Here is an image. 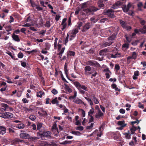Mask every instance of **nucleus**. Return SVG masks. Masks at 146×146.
<instances>
[{
  "instance_id": "f03ea898",
  "label": "nucleus",
  "mask_w": 146,
  "mask_h": 146,
  "mask_svg": "<svg viewBox=\"0 0 146 146\" xmlns=\"http://www.w3.org/2000/svg\"><path fill=\"white\" fill-rule=\"evenodd\" d=\"M78 32V29H74L70 31L68 33L70 35V40H72L75 37L76 34Z\"/></svg>"
},
{
  "instance_id": "6ab92c4d",
  "label": "nucleus",
  "mask_w": 146,
  "mask_h": 146,
  "mask_svg": "<svg viewBox=\"0 0 146 146\" xmlns=\"http://www.w3.org/2000/svg\"><path fill=\"white\" fill-rule=\"evenodd\" d=\"M121 54L118 52H117L115 54H111V57L113 58H116L117 57H120L121 56Z\"/></svg>"
},
{
  "instance_id": "cd10ccee",
  "label": "nucleus",
  "mask_w": 146,
  "mask_h": 146,
  "mask_svg": "<svg viewBox=\"0 0 146 146\" xmlns=\"http://www.w3.org/2000/svg\"><path fill=\"white\" fill-rule=\"evenodd\" d=\"M1 106L2 107L5 108L6 110V111H9V110H8L9 106L7 104L2 103L1 104Z\"/></svg>"
},
{
  "instance_id": "393cba45",
  "label": "nucleus",
  "mask_w": 146,
  "mask_h": 146,
  "mask_svg": "<svg viewBox=\"0 0 146 146\" xmlns=\"http://www.w3.org/2000/svg\"><path fill=\"white\" fill-rule=\"evenodd\" d=\"M84 98L88 101L90 106H92L93 105V102L90 98L86 97H85Z\"/></svg>"
},
{
  "instance_id": "9d476101",
  "label": "nucleus",
  "mask_w": 146,
  "mask_h": 146,
  "mask_svg": "<svg viewBox=\"0 0 146 146\" xmlns=\"http://www.w3.org/2000/svg\"><path fill=\"white\" fill-rule=\"evenodd\" d=\"M73 102L77 104H83L84 105L86 106V104L83 102L81 100L78 98H76L74 99Z\"/></svg>"
},
{
  "instance_id": "2eb2a0df",
  "label": "nucleus",
  "mask_w": 146,
  "mask_h": 146,
  "mask_svg": "<svg viewBox=\"0 0 146 146\" xmlns=\"http://www.w3.org/2000/svg\"><path fill=\"white\" fill-rule=\"evenodd\" d=\"M90 97L92 98V100L96 104H98L99 103L98 99H97L95 97L94 94H92L91 95Z\"/></svg>"
},
{
  "instance_id": "39448f33",
  "label": "nucleus",
  "mask_w": 146,
  "mask_h": 146,
  "mask_svg": "<svg viewBox=\"0 0 146 146\" xmlns=\"http://www.w3.org/2000/svg\"><path fill=\"white\" fill-rule=\"evenodd\" d=\"M86 64L88 65L92 66L100 67V65L97 62L93 60L88 61L87 62Z\"/></svg>"
},
{
  "instance_id": "0e129e2a",
  "label": "nucleus",
  "mask_w": 146,
  "mask_h": 146,
  "mask_svg": "<svg viewBox=\"0 0 146 146\" xmlns=\"http://www.w3.org/2000/svg\"><path fill=\"white\" fill-rule=\"evenodd\" d=\"M140 23L142 25H144L146 23V21L144 20L140 19Z\"/></svg>"
},
{
  "instance_id": "a19ab883",
  "label": "nucleus",
  "mask_w": 146,
  "mask_h": 146,
  "mask_svg": "<svg viewBox=\"0 0 146 146\" xmlns=\"http://www.w3.org/2000/svg\"><path fill=\"white\" fill-rule=\"evenodd\" d=\"M65 86L66 89L70 93L72 92V89L68 86L65 84Z\"/></svg>"
},
{
  "instance_id": "a18cd8bd",
  "label": "nucleus",
  "mask_w": 146,
  "mask_h": 146,
  "mask_svg": "<svg viewBox=\"0 0 146 146\" xmlns=\"http://www.w3.org/2000/svg\"><path fill=\"white\" fill-rule=\"evenodd\" d=\"M45 26L47 27H49L50 26V23L49 21H46V23L44 24Z\"/></svg>"
},
{
  "instance_id": "a878e982",
  "label": "nucleus",
  "mask_w": 146,
  "mask_h": 146,
  "mask_svg": "<svg viewBox=\"0 0 146 146\" xmlns=\"http://www.w3.org/2000/svg\"><path fill=\"white\" fill-rule=\"evenodd\" d=\"M94 112V110L92 107L90 109L88 112V116L92 115V114H93Z\"/></svg>"
},
{
  "instance_id": "1a4fd4ad",
  "label": "nucleus",
  "mask_w": 146,
  "mask_h": 146,
  "mask_svg": "<svg viewBox=\"0 0 146 146\" xmlns=\"http://www.w3.org/2000/svg\"><path fill=\"white\" fill-rule=\"evenodd\" d=\"M114 11L112 9L108 10L106 12V14L110 18H113L114 17L113 13Z\"/></svg>"
},
{
  "instance_id": "72a5a7b5",
  "label": "nucleus",
  "mask_w": 146,
  "mask_h": 146,
  "mask_svg": "<svg viewBox=\"0 0 146 146\" xmlns=\"http://www.w3.org/2000/svg\"><path fill=\"white\" fill-rule=\"evenodd\" d=\"M98 6L100 8H102L103 9V7L104 6V4L102 2L99 1L98 3Z\"/></svg>"
},
{
  "instance_id": "2f4dec72",
  "label": "nucleus",
  "mask_w": 146,
  "mask_h": 146,
  "mask_svg": "<svg viewBox=\"0 0 146 146\" xmlns=\"http://www.w3.org/2000/svg\"><path fill=\"white\" fill-rule=\"evenodd\" d=\"M92 68L90 66H87L85 67V72H88L91 70Z\"/></svg>"
},
{
  "instance_id": "20e7f679",
  "label": "nucleus",
  "mask_w": 146,
  "mask_h": 146,
  "mask_svg": "<svg viewBox=\"0 0 146 146\" xmlns=\"http://www.w3.org/2000/svg\"><path fill=\"white\" fill-rule=\"evenodd\" d=\"M116 35L115 34H113L112 35L108 38V42H107L105 44V45L106 46H109L113 42L112 41L114 38H115Z\"/></svg>"
},
{
  "instance_id": "412c9836",
  "label": "nucleus",
  "mask_w": 146,
  "mask_h": 146,
  "mask_svg": "<svg viewBox=\"0 0 146 146\" xmlns=\"http://www.w3.org/2000/svg\"><path fill=\"white\" fill-rule=\"evenodd\" d=\"M139 74L138 71H135L134 72V75L133 76V78L134 80H136L137 78V76H138Z\"/></svg>"
},
{
  "instance_id": "423d86ee",
  "label": "nucleus",
  "mask_w": 146,
  "mask_h": 146,
  "mask_svg": "<svg viewBox=\"0 0 146 146\" xmlns=\"http://www.w3.org/2000/svg\"><path fill=\"white\" fill-rule=\"evenodd\" d=\"M21 133H20L19 136L22 139H29L30 135L28 133H25L23 131H21Z\"/></svg>"
},
{
  "instance_id": "58836bf2",
  "label": "nucleus",
  "mask_w": 146,
  "mask_h": 146,
  "mask_svg": "<svg viewBox=\"0 0 146 146\" xmlns=\"http://www.w3.org/2000/svg\"><path fill=\"white\" fill-rule=\"evenodd\" d=\"M120 23L122 27L124 28L126 27V24L123 21L121 20H120Z\"/></svg>"
},
{
  "instance_id": "79ce46f5",
  "label": "nucleus",
  "mask_w": 146,
  "mask_h": 146,
  "mask_svg": "<svg viewBox=\"0 0 146 146\" xmlns=\"http://www.w3.org/2000/svg\"><path fill=\"white\" fill-rule=\"evenodd\" d=\"M72 133L77 135H81V133L78 131H72Z\"/></svg>"
},
{
  "instance_id": "e2e57ef3",
  "label": "nucleus",
  "mask_w": 146,
  "mask_h": 146,
  "mask_svg": "<svg viewBox=\"0 0 146 146\" xmlns=\"http://www.w3.org/2000/svg\"><path fill=\"white\" fill-rule=\"evenodd\" d=\"M38 24L41 26L43 25V20L42 19H40Z\"/></svg>"
},
{
  "instance_id": "6e6d98bb",
  "label": "nucleus",
  "mask_w": 146,
  "mask_h": 146,
  "mask_svg": "<svg viewBox=\"0 0 146 146\" xmlns=\"http://www.w3.org/2000/svg\"><path fill=\"white\" fill-rule=\"evenodd\" d=\"M94 123H92L90 126H87L86 127L87 129H91L93 126Z\"/></svg>"
},
{
  "instance_id": "4be33fe9",
  "label": "nucleus",
  "mask_w": 146,
  "mask_h": 146,
  "mask_svg": "<svg viewBox=\"0 0 146 146\" xmlns=\"http://www.w3.org/2000/svg\"><path fill=\"white\" fill-rule=\"evenodd\" d=\"M117 124L122 127H124L126 125V124L125 123V121L124 120L119 121Z\"/></svg>"
},
{
  "instance_id": "603ef678",
  "label": "nucleus",
  "mask_w": 146,
  "mask_h": 146,
  "mask_svg": "<svg viewBox=\"0 0 146 146\" xmlns=\"http://www.w3.org/2000/svg\"><path fill=\"white\" fill-rule=\"evenodd\" d=\"M61 25L62 26V27L61 28L62 30L63 31L66 27L67 24L66 23L61 24Z\"/></svg>"
},
{
  "instance_id": "864d4df0",
  "label": "nucleus",
  "mask_w": 146,
  "mask_h": 146,
  "mask_svg": "<svg viewBox=\"0 0 146 146\" xmlns=\"http://www.w3.org/2000/svg\"><path fill=\"white\" fill-rule=\"evenodd\" d=\"M22 101L24 104L28 103L29 101L27 100L26 98H23Z\"/></svg>"
},
{
  "instance_id": "c9c22d12",
  "label": "nucleus",
  "mask_w": 146,
  "mask_h": 146,
  "mask_svg": "<svg viewBox=\"0 0 146 146\" xmlns=\"http://www.w3.org/2000/svg\"><path fill=\"white\" fill-rule=\"evenodd\" d=\"M105 123H103L101 125L100 127L99 128V130L100 131L102 132L105 127Z\"/></svg>"
},
{
  "instance_id": "49530a36",
  "label": "nucleus",
  "mask_w": 146,
  "mask_h": 146,
  "mask_svg": "<svg viewBox=\"0 0 146 146\" xmlns=\"http://www.w3.org/2000/svg\"><path fill=\"white\" fill-rule=\"evenodd\" d=\"M65 48L63 47L61 49H60V50H58L59 51V53L58 54H62L64 52V51L65 50Z\"/></svg>"
},
{
  "instance_id": "e433bc0d",
  "label": "nucleus",
  "mask_w": 146,
  "mask_h": 146,
  "mask_svg": "<svg viewBox=\"0 0 146 146\" xmlns=\"http://www.w3.org/2000/svg\"><path fill=\"white\" fill-rule=\"evenodd\" d=\"M6 53L9 55L13 59H15V57L13 56V55L12 54L11 52L8 51H7L6 52Z\"/></svg>"
},
{
  "instance_id": "13d9d810",
  "label": "nucleus",
  "mask_w": 146,
  "mask_h": 146,
  "mask_svg": "<svg viewBox=\"0 0 146 146\" xmlns=\"http://www.w3.org/2000/svg\"><path fill=\"white\" fill-rule=\"evenodd\" d=\"M29 119L32 121H34L35 118V117L33 115H31L29 117Z\"/></svg>"
},
{
  "instance_id": "9b49d317",
  "label": "nucleus",
  "mask_w": 146,
  "mask_h": 146,
  "mask_svg": "<svg viewBox=\"0 0 146 146\" xmlns=\"http://www.w3.org/2000/svg\"><path fill=\"white\" fill-rule=\"evenodd\" d=\"M104 71L106 72L105 75L107 78H109L110 77V76L111 74V72L109 70L108 68H106L104 70Z\"/></svg>"
},
{
  "instance_id": "b1692460",
  "label": "nucleus",
  "mask_w": 146,
  "mask_h": 146,
  "mask_svg": "<svg viewBox=\"0 0 146 146\" xmlns=\"http://www.w3.org/2000/svg\"><path fill=\"white\" fill-rule=\"evenodd\" d=\"M139 31L142 33L144 34L146 33V25L144 26L143 28L139 29Z\"/></svg>"
},
{
  "instance_id": "dca6fc26",
  "label": "nucleus",
  "mask_w": 146,
  "mask_h": 146,
  "mask_svg": "<svg viewBox=\"0 0 146 146\" xmlns=\"http://www.w3.org/2000/svg\"><path fill=\"white\" fill-rule=\"evenodd\" d=\"M13 114L10 112L5 113V118H10L13 117Z\"/></svg>"
},
{
  "instance_id": "4468645a",
  "label": "nucleus",
  "mask_w": 146,
  "mask_h": 146,
  "mask_svg": "<svg viewBox=\"0 0 146 146\" xmlns=\"http://www.w3.org/2000/svg\"><path fill=\"white\" fill-rule=\"evenodd\" d=\"M91 26V23H87L83 27L82 31L83 32L86 31V30H88L90 27Z\"/></svg>"
},
{
  "instance_id": "338daca9",
  "label": "nucleus",
  "mask_w": 146,
  "mask_h": 146,
  "mask_svg": "<svg viewBox=\"0 0 146 146\" xmlns=\"http://www.w3.org/2000/svg\"><path fill=\"white\" fill-rule=\"evenodd\" d=\"M90 20L91 21H93L94 23L97 22L98 20H95V18L94 17H91L90 19Z\"/></svg>"
},
{
  "instance_id": "4c0bfd02",
  "label": "nucleus",
  "mask_w": 146,
  "mask_h": 146,
  "mask_svg": "<svg viewBox=\"0 0 146 146\" xmlns=\"http://www.w3.org/2000/svg\"><path fill=\"white\" fill-rule=\"evenodd\" d=\"M137 55V53L135 52H134L132 53V56H131V57L133 59L135 60L136 59Z\"/></svg>"
},
{
  "instance_id": "f704fd0d",
  "label": "nucleus",
  "mask_w": 146,
  "mask_h": 146,
  "mask_svg": "<svg viewBox=\"0 0 146 146\" xmlns=\"http://www.w3.org/2000/svg\"><path fill=\"white\" fill-rule=\"evenodd\" d=\"M52 130L54 129L56 130V133H58V129L57 127V125L56 123L54 124L52 126Z\"/></svg>"
},
{
  "instance_id": "473e14b6",
  "label": "nucleus",
  "mask_w": 146,
  "mask_h": 146,
  "mask_svg": "<svg viewBox=\"0 0 146 146\" xmlns=\"http://www.w3.org/2000/svg\"><path fill=\"white\" fill-rule=\"evenodd\" d=\"M137 129V128L133 126L130 129L131 133L133 134L134 133L135 131Z\"/></svg>"
},
{
  "instance_id": "aec40b11",
  "label": "nucleus",
  "mask_w": 146,
  "mask_h": 146,
  "mask_svg": "<svg viewBox=\"0 0 146 146\" xmlns=\"http://www.w3.org/2000/svg\"><path fill=\"white\" fill-rule=\"evenodd\" d=\"M6 128L0 126V133L2 135L6 133Z\"/></svg>"
},
{
  "instance_id": "7c9ffc66",
  "label": "nucleus",
  "mask_w": 146,
  "mask_h": 146,
  "mask_svg": "<svg viewBox=\"0 0 146 146\" xmlns=\"http://www.w3.org/2000/svg\"><path fill=\"white\" fill-rule=\"evenodd\" d=\"M5 30L7 32H9L12 30L11 26L10 25H8L5 27Z\"/></svg>"
},
{
  "instance_id": "c756f323",
  "label": "nucleus",
  "mask_w": 146,
  "mask_h": 146,
  "mask_svg": "<svg viewBox=\"0 0 146 146\" xmlns=\"http://www.w3.org/2000/svg\"><path fill=\"white\" fill-rule=\"evenodd\" d=\"M44 94V92H43L40 91L38 92L37 93L36 96L37 97L42 98V96Z\"/></svg>"
},
{
  "instance_id": "c85d7f7f",
  "label": "nucleus",
  "mask_w": 146,
  "mask_h": 146,
  "mask_svg": "<svg viewBox=\"0 0 146 146\" xmlns=\"http://www.w3.org/2000/svg\"><path fill=\"white\" fill-rule=\"evenodd\" d=\"M75 55L74 52L72 51H68L67 52L68 56H74Z\"/></svg>"
},
{
  "instance_id": "f8f14e48",
  "label": "nucleus",
  "mask_w": 146,
  "mask_h": 146,
  "mask_svg": "<svg viewBox=\"0 0 146 146\" xmlns=\"http://www.w3.org/2000/svg\"><path fill=\"white\" fill-rule=\"evenodd\" d=\"M19 142H24V141L23 140L16 138L12 141L11 143L13 145H15L19 144Z\"/></svg>"
},
{
  "instance_id": "774afa93",
  "label": "nucleus",
  "mask_w": 146,
  "mask_h": 146,
  "mask_svg": "<svg viewBox=\"0 0 146 146\" xmlns=\"http://www.w3.org/2000/svg\"><path fill=\"white\" fill-rule=\"evenodd\" d=\"M119 112L121 113L124 114L125 112V110L121 108L120 109Z\"/></svg>"
},
{
  "instance_id": "a211bd4d",
  "label": "nucleus",
  "mask_w": 146,
  "mask_h": 146,
  "mask_svg": "<svg viewBox=\"0 0 146 146\" xmlns=\"http://www.w3.org/2000/svg\"><path fill=\"white\" fill-rule=\"evenodd\" d=\"M103 115L104 113L102 112L100 110H99L98 111V113L95 115V117L99 119Z\"/></svg>"
},
{
  "instance_id": "0eeeda50",
  "label": "nucleus",
  "mask_w": 146,
  "mask_h": 146,
  "mask_svg": "<svg viewBox=\"0 0 146 146\" xmlns=\"http://www.w3.org/2000/svg\"><path fill=\"white\" fill-rule=\"evenodd\" d=\"M131 6L132 5L131 3H129L127 5H123L122 9L123 11L125 13H127Z\"/></svg>"
},
{
  "instance_id": "f3484780",
  "label": "nucleus",
  "mask_w": 146,
  "mask_h": 146,
  "mask_svg": "<svg viewBox=\"0 0 146 146\" xmlns=\"http://www.w3.org/2000/svg\"><path fill=\"white\" fill-rule=\"evenodd\" d=\"M12 38L13 39L16 41L19 42L20 41V39L19 36L17 35H16L13 34L12 35Z\"/></svg>"
},
{
  "instance_id": "3c124183",
  "label": "nucleus",
  "mask_w": 146,
  "mask_h": 146,
  "mask_svg": "<svg viewBox=\"0 0 146 146\" xmlns=\"http://www.w3.org/2000/svg\"><path fill=\"white\" fill-rule=\"evenodd\" d=\"M41 110V111L42 112V115L46 116L47 115V113L46 112L44 111L41 108H40Z\"/></svg>"
},
{
  "instance_id": "052dcab7",
  "label": "nucleus",
  "mask_w": 146,
  "mask_h": 146,
  "mask_svg": "<svg viewBox=\"0 0 146 146\" xmlns=\"http://www.w3.org/2000/svg\"><path fill=\"white\" fill-rule=\"evenodd\" d=\"M38 130H39L41 132L43 133L44 131H45V128L43 126L41 127L40 129H39Z\"/></svg>"
},
{
  "instance_id": "680f3d73",
  "label": "nucleus",
  "mask_w": 146,
  "mask_h": 146,
  "mask_svg": "<svg viewBox=\"0 0 146 146\" xmlns=\"http://www.w3.org/2000/svg\"><path fill=\"white\" fill-rule=\"evenodd\" d=\"M31 24L29 23H27L23 25L22 26L24 27H29L31 26Z\"/></svg>"
},
{
  "instance_id": "09e8293b",
  "label": "nucleus",
  "mask_w": 146,
  "mask_h": 146,
  "mask_svg": "<svg viewBox=\"0 0 146 146\" xmlns=\"http://www.w3.org/2000/svg\"><path fill=\"white\" fill-rule=\"evenodd\" d=\"M23 56V54L21 52H20L18 54V57L19 58H22Z\"/></svg>"
},
{
  "instance_id": "bf43d9fd",
  "label": "nucleus",
  "mask_w": 146,
  "mask_h": 146,
  "mask_svg": "<svg viewBox=\"0 0 146 146\" xmlns=\"http://www.w3.org/2000/svg\"><path fill=\"white\" fill-rule=\"evenodd\" d=\"M84 129V127H83L82 126H79V127H77L76 128V129L77 130H79L80 131H82Z\"/></svg>"
},
{
  "instance_id": "4d7b16f0",
  "label": "nucleus",
  "mask_w": 146,
  "mask_h": 146,
  "mask_svg": "<svg viewBox=\"0 0 146 146\" xmlns=\"http://www.w3.org/2000/svg\"><path fill=\"white\" fill-rule=\"evenodd\" d=\"M31 128H32L33 129L35 130L36 128V125L34 124H33L31 125Z\"/></svg>"
},
{
  "instance_id": "5701e85b",
  "label": "nucleus",
  "mask_w": 146,
  "mask_h": 146,
  "mask_svg": "<svg viewBox=\"0 0 146 146\" xmlns=\"http://www.w3.org/2000/svg\"><path fill=\"white\" fill-rule=\"evenodd\" d=\"M16 127L19 129H23L24 128L25 126L24 124L21 123L17 125Z\"/></svg>"
},
{
  "instance_id": "de8ad7c7",
  "label": "nucleus",
  "mask_w": 146,
  "mask_h": 146,
  "mask_svg": "<svg viewBox=\"0 0 146 146\" xmlns=\"http://www.w3.org/2000/svg\"><path fill=\"white\" fill-rule=\"evenodd\" d=\"M132 58L131 56H129L127 58V63L128 64H129L131 62V59Z\"/></svg>"
},
{
  "instance_id": "6e6552de",
  "label": "nucleus",
  "mask_w": 146,
  "mask_h": 146,
  "mask_svg": "<svg viewBox=\"0 0 146 146\" xmlns=\"http://www.w3.org/2000/svg\"><path fill=\"white\" fill-rule=\"evenodd\" d=\"M51 134V133L49 131H44L43 133H37V135L40 136V137H49Z\"/></svg>"
},
{
  "instance_id": "f257e3e1",
  "label": "nucleus",
  "mask_w": 146,
  "mask_h": 146,
  "mask_svg": "<svg viewBox=\"0 0 146 146\" xmlns=\"http://www.w3.org/2000/svg\"><path fill=\"white\" fill-rule=\"evenodd\" d=\"M73 84L78 90L80 93L82 94H86V92L85 91H87V88L85 85L81 84L78 81L74 82Z\"/></svg>"
},
{
  "instance_id": "37998d69",
  "label": "nucleus",
  "mask_w": 146,
  "mask_h": 146,
  "mask_svg": "<svg viewBox=\"0 0 146 146\" xmlns=\"http://www.w3.org/2000/svg\"><path fill=\"white\" fill-rule=\"evenodd\" d=\"M42 125V123H38L37 124V129L38 130L40 128L42 127L43 126Z\"/></svg>"
},
{
  "instance_id": "bb28decb",
  "label": "nucleus",
  "mask_w": 146,
  "mask_h": 146,
  "mask_svg": "<svg viewBox=\"0 0 146 146\" xmlns=\"http://www.w3.org/2000/svg\"><path fill=\"white\" fill-rule=\"evenodd\" d=\"M51 102L53 104H56L57 106L58 105L59 102L57 100V97H56L54 99L52 100Z\"/></svg>"
},
{
  "instance_id": "8fccbe9b",
  "label": "nucleus",
  "mask_w": 146,
  "mask_h": 146,
  "mask_svg": "<svg viewBox=\"0 0 146 146\" xmlns=\"http://www.w3.org/2000/svg\"><path fill=\"white\" fill-rule=\"evenodd\" d=\"M51 92L54 95H55L58 93V91L55 89H53L51 91Z\"/></svg>"
},
{
  "instance_id": "7ed1b4c3",
  "label": "nucleus",
  "mask_w": 146,
  "mask_h": 146,
  "mask_svg": "<svg viewBox=\"0 0 146 146\" xmlns=\"http://www.w3.org/2000/svg\"><path fill=\"white\" fill-rule=\"evenodd\" d=\"M98 10L99 9L98 8L94 6H92L89 8L84 9L83 11L86 13L87 15H89L91 13L96 11Z\"/></svg>"
},
{
  "instance_id": "5fc2aeb1",
  "label": "nucleus",
  "mask_w": 146,
  "mask_h": 146,
  "mask_svg": "<svg viewBox=\"0 0 146 146\" xmlns=\"http://www.w3.org/2000/svg\"><path fill=\"white\" fill-rule=\"evenodd\" d=\"M125 137L126 139H129L131 138V135L127 133H125Z\"/></svg>"
},
{
  "instance_id": "69168bd1",
  "label": "nucleus",
  "mask_w": 146,
  "mask_h": 146,
  "mask_svg": "<svg viewBox=\"0 0 146 146\" xmlns=\"http://www.w3.org/2000/svg\"><path fill=\"white\" fill-rule=\"evenodd\" d=\"M88 116L90 117V118L89 119V122H88V123H90V122L93 121L94 118L92 115L89 116Z\"/></svg>"
},
{
  "instance_id": "ea45409f",
  "label": "nucleus",
  "mask_w": 146,
  "mask_h": 146,
  "mask_svg": "<svg viewBox=\"0 0 146 146\" xmlns=\"http://www.w3.org/2000/svg\"><path fill=\"white\" fill-rule=\"evenodd\" d=\"M129 44L128 43H125L123 44L122 48L123 49H126L129 48Z\"/></svg>"
},
{
  "instance_id": "c03bdc74",
  "label": "nucleus",
  "mask_w": 146,
  "mask_h": 146,
  "mask_svg": "<svg viewBox=\"0 0 146 146\" xmlns=\"http://www.w3.org/2000/svg\"><path fill=\"white\" fill-rule=\"evenodd\" d=\"M99 54L101 56L104 55L106 54L105 49L101 50L100 51Z\"/></svg>"
},
{
  "instance_id": "ddd939ff",
  "label": "nucleus",
  "mask_w": 146,
  "mask_h": 146,
  "mask_svg": "<svg viewBox=\"0 0 146 146\" xmlns=\"http://www.w3.org/2000/svg\"><path fill=\"white\" fill-rule=\"evenodd\" d=\"M123 4V3L121 2V1H119L114 4L112 7V8L114 9H117L119 6Z\"/></svg>"
}]
</instances>
